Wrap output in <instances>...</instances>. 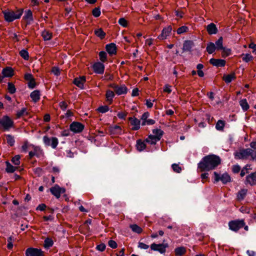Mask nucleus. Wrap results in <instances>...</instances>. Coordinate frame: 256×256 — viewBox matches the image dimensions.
<instances>
[{"instance_id": "obj_1", "label": "nucleus", "mask_w": 256, "mask_h": 256, "mask_svg": "<svg viewBox=\"0 0 256 256\" xmlns=\"http://www.w3.org/2000/svg\"><path fill=\"white\" fill-rule=\"evenodd\" d=\"M221 162L219 156L214 154L204 156L198 164V168L201 172L214 169Z\"/></svg>"}, {"instance_id": "obj_2", "label": "nucleus", "mask_w": 256, "mask_h": 256, "mask_svg": "<svg viewBox=\"0 0 256 256\" xmlns=\"http://www.w3.org/2000/svg\"><path fill=\"white\" fill-rule=\"evenodd\" d=\"M236 159H248L256 160V151H252L250 148L242 149L234 153Z\"/></svg>"}, {"instance_id": "obj_3", "label": "nucleus", "mask_w": 256, "mask_h": 256, "mask_svg": "<svg viewBox=\"0 0 256 256\" xmlns=\"http://www.w3.org/2000/svg\"><path fill=\"white\" fill-rule=\"evenodd\" d=\"M22 13L23 10L22 9L18 10L15 12L12 10L3 12L4 19L8 22H12L16 19L20 18Z\"/></svg>"}, {"instance_id": "obj_4", "label": "nucleus", "mask_w": 256, "mask_h": 256, "mask_svg": "<svg viewBox=\"0 0 256 256\" xmlns=\"http://www.w3.org/2000/svg\"><path fill=\"white\" fill-rule=\"evenodd\" d=\"M244 225L245 222L243 220H232L228 223L230 229L234 232L238 231L239 229L244 226Z\"/></svg>"}, {"instance_id": "obj_5", "label": "nucleus", "mask_w": 256, "mask_h": 256, "mask_svg": "<svg viewBox=\"0 0 256 256\" xmlns=\"http://www.w3.org/2000/svg\"><path fill=\"white\" fill-rule=\"evenodd\" d=\"M168 246V244L166 243L160 244L153 243L150 245V248L154 251H158L160 254H164L166 252V248Z\"/></svg>"}, {"instance_id": "obj_6", "label": "nucleus", "mask_w": 256, "mask_h": 256, "mask_svg": "<svg viewBox=\"0 0 256 256\" xmlns=\"http://www.w3.org/2000/svg\"><path fill=\"white\" fill-rule=\"evenodd\" d=\"M84 125H83L82 124L76 122H72L70 126V128L71 131L74 133H79L80 132L83 130L84 129Z\"/></svg>"}, {"instance_id": "obj_7", "label": "nucleus", "mask_w": 256, "mask_h": 256, "mask_svg": "<svg viewBox=\"0 0 256 256\" xmlns=\"http://www.w3.org/2000/svg\"><path fill=\"white\" fill-rule=\"evenodd\" d=\"M50 191L54 196L58 198L62 194L65 192L66 190L64 188H60L59 186L56 184L50 188Z\"/></svg>"}, {"instance_id": "obj_8", "label": "nucleus", "mask_w": 256, "mask_h": 256, "mask_svg": "<svg viewBox=\"0 0 256 256\" xmlns=\"http://www.w3.org/2000/svg\"><path fill=\"white\" fill-rule=\"evenodd\" d=\"M26 256H43V252L40 249L30 248L26 251Z\"/></svg>"}, {"instance_id": "obj_9", "label": "nucleus", "mask_w": 256, "mask_h": 256, "mask_svg": "<svg viewBox=\"0 0 256 256\" xmlns=\"http://www.w3.org/2000/svg\"><path fill=\"white\" fill-rule=\"evenodd\" d=\"M0 124L5 130H8L12 126L13 122L8 116H5L0 120Z\"/></svg>"}, {"instance_id": "obj_10", "label": "nucleus", "mask_w": 256, "mask_h": 256, "mask_svg": "<svg viewBox=\"0 0 256 256\" xmlns=\"http://www.w3.org/2000/svg\"><path fill=\"white\" fill-rule=\"evenodd\" d=\"M130 124L132 126V130H137L140 128V122L136 118L130 117L128 118Z\"/></svg>"}, {"instance_id": "obj_11", "label": "nucleus", "mask_w": 256, "mask_h": 256, "mask_svg": "<svg viewBox=\"0 0 256 256\" xmlns=\"http://www.w3.org/2000/svg\"><path fill=\"white\" fill-rule=\"evenodd\" d=\"M172 30V28L170 26H168L164 28L160 35H159L158 38L160 40H165L166 38L170 34Z\"/></svg>"}, {"instance_id": "obj_12", "label": "nucleus", "mask_w": 256, "mask_h": 256, "mask_svg": "<svg viewBox=\"0 0 256 256\" xmlns=\"http://www.w3.org/2000/svg\"><path fill=\"white\" fill-rule=\"evenodd\" d=\"M246 184L250 186L256 184V172L250 174L246 177Z\"/></svg>"}, {"instance_id": "obj_13", "label": "nucleus", "mask_w": 256, "mask_h": 256, "mask_svg": "<svg viewBox=\"0 0 256 256\" xmlns=\"http://www.w3.org/2000/svg\"><path fill=\"white\" fill-rule=\"evenodd\" d=\"M93 68L95 72L102 74L104 72V66L102 63L98 62L93 65Z\"/></svg>"}, {"instance_id": "obj_14", "label": "nucleus", "mask_w": 256, "mask_h": 256, "mask_svg": "<svg viewBox=\"0 0 256 256\" xmlns=\"http://www.w3.org/2000/svg\"><path fill=\"white\" fill-rule=\"evenodd\" d=\"M114 90L116 93L118 95L126 94L127 92V88L124 85L114 86Z\"/></svg>"}, {"instance_id": "obj_15", "label": "nucleus", "mask_w": 256, "mask_h": 256, "mask_svg": "<svg viewBox=\"0 0 256 256\" xmlns=\"http://www.w3.org/2000/svg\"><path fill=\"white\" fill-rule=\"evenodd\" d=\"M210 62L214 66H224L226 64V61L221 59L211 58L210 60Z\"/></svg>"}, {"instance_id": "obj_16", "label": "nucleus", "mask_w": 256, "mask_h": 256, "mask_svg": "<svg viewBox=\"0 0 256 256\" xmlns=\"http://www.w3.org/2000/svg\"><path fill=\"white\" fill-rule=\"evenodd\" d=\"M107 52L110 54H114L116 52V46L114 43H111L106 45V46Z\"/></svg>"}, {"instance_id": "obj_17", "label": "nucleus", "mask_w": 256, "mask_h": 256, "mask_svg": "<svg viewBox=\"0 0 256 256\" xmlns=\"http://www.w3.org/2000/svg\"><path fill=\"white\" fill-rule=\"evenodd\" d=\"M86 82V78L84 76H81L80 78H76L74 79V83L77 86L80 88L81 89L84 88V84Z\"/></svg>"}, {"instance_id": "obj_18", "label": "nucleus", "mask_w": 256, "mask_h": 256, "mask_svg": "<svg viewBox=\"0 0 256 256\" xmlns=\"http://www.w3.org/2000/svg\"><path fill=\"white\" fill-rule=\"evenodd\" d=\"M206 30L210 34H216L218 32L217 28L214 23H210L207 26Z\"/></svg>"}, {"instance_id": "obj_19", "label": "nucleus", "mask_w": 256, "mask_h": 256, "mask_svg": "<svg viewBox=\"0 0 256 256\" xmlns=\"http://www.w3.org/2000/svg\"><path fill=\"white\" fill-rule=\"evenodd\" d=\"M160 140V138H157L156 136L150 134L145 140L146 142L150 144H155Z\"/></svg>"}, {"instance_id": "obj_20", "label": "nucleus", "mask_w": 256, "mask_h": 256, "mask_svg": "<svg viewBox=\"0 0 256 256\" xmlns=\"http://www.w3.org/2000/svg\"><path fill=\"white\" fill-rule=\"evenodd\" d=\"M110 132L113 134H122V128L118 126H114L110 128Z\"/></svg>"}, {"instance_id": "obj_21", "label": "nucleus", "mask_w": 256, "mask_h": 256, "mask_svg": "<svg viewBox=\"0 0 256 256\" xmlns=\"http://www.w3.org/2000/svg\"><path fill=\"white\" fill-rule=\"evenodd\" d=\"M41 35L44 40L45 41L51 40L52 36V32L46 30H44L42 32Z\"/></svg>"}, {"instance_id": "obj_22", "label": "nucleus", "mask_w": 256, "mask_h": 256, "mask_svg": "<svg viewBox=\"0 0 256 256\" xmlns=\"http://www.w3.org/2000/svg\"><path fill=\"white\" fill-rule=\"evenodd\" d=\"M114 92L110 90H108L106 92V101L108 102L109 104H111L112 102L113 98L114 96Z\"/></svg>"}, {"instance_id": "obj_23", "label": "nucleus", "mask_w": 256, "mask_h": 256, "mask_svg": "<svg viewBox=\"0 0 256 256\" xmlns=\"http://www.w3.org/2000/svg\"><path fill=\"white\" fill-rule=\"evenodd\" d=\"M236 78L235 74L234 72L231 73L230 74L224 75L223 76V80L226 83H230L232 80Z\"/></svg>"}, {"instance_id": "obj_24", "label": "nucleus", "mask_w": 256, "mask_h": 256, "mask_svg": "<svg viewBox=\"0 0 256 256\" xmlns=\"http://www.w3.org/2000/svg\"><path fill=\"white\" fill-rule=\"evenodd\" d=\"M30 96L34 102H38L40 98V92L37 90H34L30 94Z\"/></svg>"}, {"instance_id": "obj_25", "label": "nucleus", "mask_w": 256, "mask_h": 256, "mask_svg": "<svg viewBox=\"0 0 256 256\" xmlns=\"http://www.w3.org/2000/svg\"><path fill=\"white\" fill-rule=\"evenodd\" d=\"M248 192L246 189H242L237 194V198L239 200H242L246 196Z\"/></svg>"}, {"instance_id": "obj_26", "label": "nucleus", "mask_w": 256, "mask_h": 256, "mask_svg": "<svg viewBox=\"0 0 256 256\" xmlns=\"http://www.w3.org/2000/svg\"><path fill=\"white\" fill-rule=\"evenodd\" d=\"M216 50L214 44L213 42H209L207 44L206 51L209 54H212Z\"/></svg>"}, {"instance_id": "obj_27", "label": "nucleus", "mask_w": 256, "mask_h": 256, "mask_svg": "<svg viewBox=\"0 0 256 256\" xmlns=\"http://www.w3.org/2000/svg\"><path fill=\"white\" fill-rule=\"evenodd\" d=\"M130 227L133 232L138 234H140L142 231V229L136 224H130Z\"/></svg>"}, {"instance_id": "obj_28", "label": "nucleus", "mask_w": 256, "mask_h": 256, "mask_svg": "<svg viewBox=\"0 0 256 256\" xmlns=\"http://www.w3.org/2000/svg\"><path fill=\"white\" fill-rule=\"evenodd\" d=\"M224 126H225L224 121L222 120H218L216 124V128L218 130L222 131L224 130Z\"/></svg>"}, {"instance_id": "obj_29", "label": "nucleus", "mask_w": 256, "mask_h": 256, "mask_svg": "<svg viewBox=\"0 0 256 256\" xmlns=\"http://www.w3.org/2000/svg\"><path fill=\"white\" fill-rule=\"evenodd\" d=\"M2 74L6 77H10L13 75V70L10 68H6L3 70Z\"/></svg>"}, {"instance_id": "obj_30", "label": "nucleus", "mask_w": 256, "mask_h": 256, "mask_svg": "<svg viewBox=\"0 0 256 256\" xmlns=\"http://www.w3.org/2000/svg\"><path fill=\"white\" fill-rule=\"evenodd\" d=\"M136 146L137 150L138 151L141 152L145 149L146 146L144 142H142L141 140H138L136 142Z\"/></svg>"}, {"instance_id": "obj_31", "label": "nucleus", "mask_w": 256, "mask_h": 256, "mask_svg": "<svg viewBox=\"0 0 256 256\" xmlns=\"http://www.w3.org/2000/svg\"><path fill=\"white\" fill-rule=\"evenodd\" d=\"M240 104L244 111H246L250 108L246 99H242L240 101Z\"/></svg>"}, {"instance_id": "obj_32", "label": "nucleus", "mask_w": 256, "mask_h": 256, "mask_svg": "<svg viewBox=\"0 0 256 256\" xmlns=\"http://www.w3.org/2000/svg\"><path fill=\"white\" fill-rule=\"evenodd\" d=\"M95 34L99 37L100 39H103L105 36L106 33L102 30V28H98L94 30Z\"/></svg>"}, {"instance_id": "obj_33", "label": "nucleus", "mask_w": 256, "mask_h": 256, "mask_svg": "<svg viewBox=\"0 0 256 256\" xmlns=\"http://www.w3.org/2000/svg\"><path fill=\"white\" fill-rule=\"evenodd\" d=\"M220 180L223 184H226L230 181V177L228 174H224L220 176Z\"/></svg>"}, {"instance_id": "obj_34", "label": "nucleus", "mask_w": 256, "mask_h": 256, "mask_svg": "<svg viewBox=\"0 0 256 256\" xmlns=\"http://www.w3.org/2000/svg\"><path fill=\"white\" fill-rule=\"evenodd\" d=\"M241 57L242 60L246 62H249L253 59V56L248 54H242Z\"/></svg>"}, {"instance_id": "obj_35", "label": "nucleus", "mask_w": 256, "mask_h": 256, "mask_svg": "<svg viewBox=\"0 0 256 256\" xmlns=\"http://www.w3.org/2000/svg\"><path fill=\"white\" fill-rule=\"evenodd\" d=\"M222 42L223 39L222 37H220L218 40L216 42V50H220L223 48V46H222Z\"/></svg>"}, {"instance_id": "obj_36", "label": "nucleus", "mask_w": 256, "mask_h": 256, "mask_svg": "<svg viewBox=\"0 0 256 256\" xmlns=\"http://www.w3.org/2000/svg\"><path fill=\"white\" fill-rule=\"evenodd\" d=\"M24 18L29 22L32 20V14L30 10H28L26 12Z\"/></svg>"}, {"instance_id": "obj_37", "label": "nucleus", "mask_w": 256, "mask_h": 256, "mask_svg": "<svg viewBox=\"0 0 256 256\" xmlns=\"http://www.w3.org/2000/svg\"><path fill=\"white\" fill-rule=\"evenodd\" d=\"M32 148L34 149L32 152L34 153L36 156L39 157L42 154V151L40 147L32 146Z\"/></svg>"}, {"instance_id": "obj_38", "label": "nucleus", "mask_w": 256, "mask_h": 256, "mask_svg": "<svg viewBox=\"0 0 256 256\" xmlns=\"http://www.w3.org/2000/svg\"><path fill=\"white\" fill-rule=\"evenodd\" d=\"M6 172H14L16 169V168L12 166L9 162H6Z\"/></svg>"}, {"instance_id": "obj_39", "label": "nucleus", "mask_w": 256, "mask_h": 256, "mask_svg": "<svg viewBox=\"0 0 256 256\" xmlns=\"http://www.w3.org/2000/svg\"><path fill=\"white\" fill-rule=\"evenodd\" d=\"M53 244V241L52 239L47 238L44 240V246L45 248H48Z\"/></svg>"}, {"instance_id": "obj_40", "label": "nucleus", "mask_w": 256, "mask_h": 256, "mask_svg": "<svg viewBox=\"0 0 256 256\" xmlns=\"http://www.w3.org/2000/svg\"><path fill=\"white\" fill-rule=\"evenodd\" d=\"M153 136H156L157 138H160V140L161 137L163 134V132L160 129H154L152 130Z\"/></svg>"}, {"instance_id": "obj_41", "label": "nucleus", "mask_w": 256, "mask_h": 256, "mask_svg": "<svg viewBox=\"0 0 256 256\" xmlns=\"http://www.w3.org/2000/svg\"><path fill=\"white\" fill-rule=\"evenodd\" d=\"M185 252V248L183 247L178 248L175 250V254L176 256H182Z\"/></svg>"}, {"instance_id": "obj_42", "label": "nucleus", "mask_w": 256, "mask_h": 256, "mask_svg": "<svg viewBox=\"0 0 256 256\" xmlns=\"http://www.w3.org/2000/svg\"><path fill=\"white\" fill-rule=\"evenodd\" d=\"M20 54L24 60H28L29 58V55L27 50H22L20 51Z\"/></svg>"}, {"instance_id": "obj_43", "label": "nucleus", "mask_w": 256, "mask_h": 256, "mask_svg": "<svg viewBox=\"0 0 256 256\" xmlns=\"http://www.w3.org/2000/svg\"><path fill=\"white\" fill-rule=\"evenodd\" d=\"M222 50V57L226 58L230 54L231 50L230 49L223 48Z\"/></svg>"}, {"instance_id": "obj_44", "label": "nucleus", "mask_w": 256, "mask_h": 256, "mask_svg": "<svg viewBox=\"0 0 256 256\" xmlns=\"http://www.w3.org/2000/svg\"><path fill=\"white\" fill-rule=\"evenodd\" d=\"M192 42L190 41L186 42L183 46V50H190L192 48Z\"/></svg>"}, {"instance_id": "obj_45", "label": "nucleus", "mask_w": 256, "mask_h": 256, "mask_svg": "<svg viewBox=\"0 0 256 256\" xmlns=\"http://www.w3.org/2000/svg\"><path fill=\"white\" fill-rule=\"evenodd\" d=\"M58 143V140L56 137H52L51 138L50 146L53 148H55L57 146Z\"/></svg>"}, {"instance_id": "obj_46", "label": "nucleus", "mask_w": 256, "mask_h": 256, "mask_svg": "<svg viewBox=\"0 0 256 256\" xmlns=\"http://www.w3.org/2000/svg\"><path fill=\"white\" fill-rule=\"evenodd\" d=\"M100 59L102 62H104L106 60V54L105 52L102 51L99 53Z\"/></svg>"}, {"instance_id": "obj_47", "label": "nucleus", "mask_w": 256, "mask_h": 256, "mask_svg": "<svg viewBox=\"0 0 256 256\" xmlns=\"http://www.w3.org/2000/svg\"><path fill=\"white\" fill-rule=\"evenodd\" d=\"M109 110V108L108 106H100L98 108V110L100 112H101V113H104V112H108Z\"/></svg>"}, {"instance_id": "obj_48", "label": "nucleus", "mask_w": 256, "mask_h": 256, "mask_svg": "<svg viewBox=\"0 0 256 256\" xmlns=\"http://www.w3.org/2000/svg\"><path fill=\"white\" fill-rule=\"evenodd\" d=\"M6 141H7V142L10 146H12L14 144V138L10 136V135H8L6 137Z\"/></svg>"}, {"instance_id": "obj_49", "label": "nucleus", "mask_w": 256, "mask_h": 256, "mask_svg": "<svg viewBox=\"0 0 256 256\" xmlns=\"http://www.w3.org/2000/svg\"><path fill=\"white\" fill-rule=\"evenodd\" d=\"M20 156L17 155V156H14L12 158V161L15 165L18 166L20 164Z\"/></svg>"}, {"instance_id": "obj_50", "label": "nucleus", "mask_w": 256, "mask_h": 256, "mask_svg": "<svg viewBox=\"0 0 256 256\" xmlns=\"http://www.w3.org/2000/svg\"><path fill=\"white\" fill-rule=\"evenodd\" d=\"M8 90L10 94H14L16 92V88L14 84L9 82L8 84Z\"/></svg>"}, {"instance_id": "obj_51", "label": "nucleus", "mask_w": 256, "mask_h": 256, "mask_svg": "<svg viewBox=\"0 0 256 256\" xmlns=\"http://www.w3.org/2000/svg\"><path fill=\"white\" fill-rule=\"evenodd\" d=\"M118 24L123 27H126L128 25L127 20L124 18H120L118 20Z\"/></svg>"}, {"instance_id": "obj_52", "label": "nucleus", "mask_w": 256, "mask_h": 256, "mask_svg": "<svg viewBox=\"0 0 256 256\" xmlns=\"http://www.w3.org/2000/svg\"><path fill=\"white\" fill-rule=\"evenodd\" d=\"M155 123V120L152 119H148L146 121L142 122V126L152 125Z\"/></svg>"}, {"instance_id": "obj_53", "label": "nucleus", "mask_w": 256, "mask_h": 256, "mask_svg": "<svg viewBox=\"0 0 256 256\" xmlns=\"http://www.w3.org/2000/svg\"><path fill=\"white\" fill-rule=\"evenodd\" d=\"M92 14L94 17H98L100 14V10L98 8H96L92 10Z\"/></svg>"}, {"instance_id": "obj_54", "label": "nucleus", "mask_w": 256, "mask_h": 256, "mask_svg": "<svg viewBox=\"0 0 256 256\" xmlns=\"http://www.w3.org/2000/svg\"><path fill=\"white\" fill-rule=\"evenodd\" d=\"M172 170L174 172L179 173L181 172L182 168H181L177 164H173L172 166Z\"/></svg>"}, {"instance_id": "obj_55", "label": "nucleus", "mask_w": 256, "mask_h": 256, "mask_svg": "<svg viewBox=\"0 0 256 256\" xmlns=\"http://www.w3.org/2000/svg\"><path fill=\"white\" fill-rule=\"evenodd\" d=\"M188 30V27H186V26H182L179 28L177 30V33L178 34H181L184 32H186Z\"/></svg>"}, {"instance_id": "obj_56", "label": "nucleus", "mask_w": 256, "mask_h": 256, "mask_svg": "<svg viewBox=\"0 0 256 256\" xmlns=\"http://www.w3.org/2000/svg\"><path fill=\"white\" fill-rule=\"evenodd\" d=\"M117 116L119 118L124 120L127 116V112H118Z\"/></svg>"}, {"instance_id": "obj_57", "label": "nucleus", "mask_w": 256, "mask_h": 256, "mask_svg": "<svg viewBox=\"0 0 256 256\" xmlns=\"http://www.w3.org/2000/svg\"><path fill=\"white\" fill-rule=\"evenodd\" d=\"M52 72L56 76H59L60 74V68L56 66L52 68Z\"/></svg>"}, {"instance_id": "obj_58", "label": "nucleus", "mask_w": 256, "mask_h": 256, "mask_svg": "<svg viewBox=\"0 0 256 256\" xmlns=\"http://www.w3.org/2000/svg\"><path fill=\"white\" fill-rule=\"evenodd\" d=\"M43 140L46 145L48 146H50L51 138H50L47 136H44L43 138Z\"/></svg>"}, {"instance_id": "obj_59", "label": "nucleus", "mask_w": 256, "mask_h": 256, "mask_svg": "<svg viewBox=\"0 0 256 256\" xmlns=\"http://www.w3.org/2000/svg\"><path fill=\"white\" fill-rule=\"evenodd\" d=\"M250 167V165H246L244 168L242 169L240 172V176H244L246 173L248 172V167Z\"/></svg>"}, {"instance_id": "obj_60", "label": "nucleus", "mask_w": 256, "mask_h": 256, "mask_svg": "<svg viewBox=\"0 0 256 256\" xmlns=\"http://www.w3.org/2000/svg\"><path fill=\"white\" fill-rule=\"evenodd\" d=\"M164 92L170 94L172 92L171 86L168 84H166L164 88Z\"/></svg>"}, {"instance_id": "obj_61", "label": "nucleus", "mask_w": 256, "mask_h": 256, "mask_svg": "<svg viewBox=\"0 0 256 256\" xmlns=\"http://www.w3.org/2000/svg\"><path fill=\"white\" fill-rule=\"evenodd\" d=\"M232 169L234 173H238L240 170V167L239 165L236 164L233 166Z\"/></svg>"}, {"instance_id": "obj_62", "label": "nucleus", "mask_w": 256, "mask_h": 256, "mask_svg": "<svg viewBox=\"0 0 256 256\" xmlns=\"http://www.w3.org/2000/svg\"><path fill=\"white\" fill-rule=\"evenodd\" d=\"M108 246L112 248H115L117 247V244L115 241L110 240L108 242Z\"/></svg>"}, {"instance_id": "obj_63", "label": "nucleus", "mask_w": 256, "mask_h": 256, "mask_svg": "<svg viewBox=\"0 0 256 256\" xmlns=\"http://www.w3.org/2000/svg\"><path fill=\"white\" fill-rule=\"evenodd\" d=\"M138 247L141 249L146 250L149 248V246L143 242H140L138 243Z\"/></svg>"}, {"instance_id": "obj_64", "label": "nucleus", "mask_w": 256, "mask_h": 256, "mask_svg": "<svg viewBox=\"0 0 256 256\" xmlns=\"http://www.w3.org/2000/svg\"><path fill=\"white\" fill-rule=\"evenodd\" d=\"M250 149L252 151H256V141L252 142L250 144Z\"/></svg>"}]
</instances>
